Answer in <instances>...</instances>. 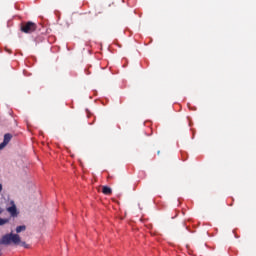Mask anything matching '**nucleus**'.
<instances>
[{
    "instance_id": "obj_1",
    "label": "nucleus",
    "mask_w": 256,
    "mask_h": 256,
    "mask_svg": "<svg viewBox=\"0 0 256 256\" xmlns=\"http://www.w3.org/2000/svg\"><path fill=\"white\" fill-rule=\"evenodd\" d=\"M27 230V226L20 225L16 227V233L10 232L8 234H5L0 239L1 245H20L21 247H24L25 249H29V245L21 240V236L19 233H23V231Z\"/></svg>"
},
{
    "instance_id": "obj_2",
    "label": "nucleus",
    "mask_w": 256,
    "mask_h": 256,
    "mask_svg": "<svg viewBox=\"0 0 256 256\" xmlns=\"http://www.w3.org/2000/svg\"><path fill=\"white\" fill-rule=\"evenodd\" d=\"M6 211L11 215V217H17L19 212L17 211V206L13 200H9L6 205Z\"/></svg>"
},
{
    "instance_id": "obj_3",
    "label": "nucleus",
    "mask_w": 256,
    "mask_h": 256,
    "mask_svg": "<svg viewBox=\"0 0 256 256\" xmlns=\"http://www.w3.org/2000/svg\"><path fill=\"white\" fill-rule=\"evenodd\" d=\"M21 29H22L23 33H33V31H35V29H37V25H35V23H33V22H28L24 26H22Z\"/></svg>"
},
{
    "instance_id": "obj_4",
    "label": "nucleus",
    "mask_w": 256,
    "mask_h": 256,
    "mask_svg": "<svg viewBox=\"0 0 256 256\" xmlns=\"http://www.w3.org/2000/svg\"><path fill=\"white\" fill-rule=\"evenodd\" d=\"M9 141H11V135L10 134L4 135V140L0 144V151L1 149H5V147H7V145L9 144Z\"/></svg>"
},
{
    "instance_id": "obj_5",
    "label": "nucleus",
    "mask_w": 256,
    "mask_h": 256,
    "mask_svg": "<svg viewBox=\"0 0 256 256\" xmlns=\"http://www.w3.org/2000/svg\"><path fill=\"white\" fill-rule=\"evenodd\" d=\"M102 193L104 195H111L112 191H111V188L110 187H107V186H103L102 188Z\"/></svg>"
},
{
    "instance_id": "obj_6",
    "label": "nucleus",
    "mask_w": 256,
    "mask_h": 256,
    "mask_svg": "<svg viewBox=\"0 0 256 256\" xmlns=\"http://www.w3.org/2000/svg\"><path fill=\"white\" fill-rule=\"evenodd\" d=\"M7 223H9V218H1L0 217V227L7 225Z\"/></svg>"
},
{
    "instance_id": "obj_7",
    "label": "nucleus",
    "mask_w": 256,
    "mask_h": 256,
    "mask_svg": "<svg viewBox=\"0 0 256 256\" xmlns=\"http://www.w3.org/2000/svg\"><path fill=\"white\" fill-rule=\"evenodd\" d=\"M2 191H3V185L0 184V192H2Z\"/></svg>"
},
{
    "instance_id": "obj_8",
    "label": "nucleus",
    "mask_w": 256,
    "mask_h": 256,
    "mask_svg": "<svg viewBox=\"0 0 256 256\" xmlns=\"http://www.w3.org/2000/svg\"><path fill=\"white\" fill-rule=\"evenodd\" d=\"M3 211H4L3 208L0 207V215H1V213H3Z\"/></svg>"
}]
</instances>
